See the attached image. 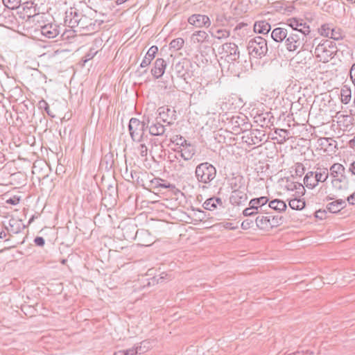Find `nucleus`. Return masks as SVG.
Masks as SVG:
<instances>
[{
  "instance_id": "nucleus-2",
  "label": "nucleus",
  "mask_w": 355,
  "mask_h": 355,
  "mask_svg": "<svg viewBox=\"0 0 355 355\" xmlns=\"http://www.w3.org/2000/svg\"><path fill=\"white\" fill-rule=\"evenodd\" d=\"M249 54L254 58H261L268 52L267 41L261 36L251 39L247 46Z\"/></svg>"
},
{
  "instance_id": "nucleus-62",
  "label": "nucleus",
  "mask_w": 355,
  "mask_h": 355,
  "mask_svg": "<svg viewBox=\"0 0 355 355\" xmlns=\"http://www.w3.org/2000/svg\"><path fill=\"white\" fill-rule=\"evenodd\" d=\"M347 202L350 205H355V192L349 196L347 198Z\"/></svg>"
},
{
  "instance_id": "nucleus-3",
  "label": "nucleus",
  "mask_w": 355,
  "mask_h": 355,
  "mask_svg": "<svg viewBox=\"0 0 355 355\" xmlns=\"http://www.w3.org/2000/svg\"><path fill=\"white\" fill-rule=\"evenodd\" d=\"M306 35L297 32H288L284 45L287 51L293 52L302 49L306 39Z\"/></svg>"
},
{
  "instance_id": "nucleus-40",
  "label": "nucleus",
  "mask_w": 355,
  "mask_h": 355,
  "mask_svg": "<svg viewBox=\"0 0 355 355\" xmlns=\"http://www.w3.org/2000/svg\"><path fill=\"white\" fill-rule=\"evenodd\" d=\"M2 2L8 9L14 10L19 8L21 0H2Z\"/></svg>"
},
{
  "instance_id": "nucleus-21",
  "label": "nucleus",
  "mask_w": 355,
  "mask_h": 355,
  "mask_svg": "<svg viewBox=\"0 0 355 355\" xmlns=\"http://www.w3.org/2000/svg\"><path fill=\"white\" fill-rule=\"evenodd\" d=\"M268 202V198L266 196H261L252 199L249 202V206L254 207L259 212L265 211L264 206Z\"/></svg>"
},
{
  "instance_id": "nucleus-58",
  "label": "nucleus",
  "mask_w": 355,
  "mask_h": 355,
  "mask_svg": "<svg viewBox=\"0 0 355 355\" xmlns=\"http://www.w3.org/2000/svg\"><path fill=\"white\" fill-rule=\"evenodd\" d=\"M114 355H133V349L119 350L116 352Z\"/></svg>"
},
{
  "instance_id": "nucleus-28",
  "label": "nucleus",
  "mask_w": 355,
  "mask_h": 355,
  "mask_svg": "<svg viewBox=\"0 0 355 355\" xmlns=\"http://www.w3.org/2000/svg\"><path fill=\"white\" fill-rule=\"evenodd\" d=\"M277 137H272V139H276L278 144H282L288 139L289 131L285 129L277 128L275 130Z\"/></svg>"
},
{
  "instance_id": "nucleus-48",
  "label": "nucleus",
  "mask_w": 355,
  "mask_h": 355,
  "mask_svg": "<svg viewBox=\"0 0 355 355\" xmlns=\"http://www.w3.org/2000/svg\"><path fill=\"white\" fill-rule=\"evenodd\" d=\"M331 39H333L334 40H339L342 39L341 33H340L339 30H336L335 28H332L331 30V32H329V37Z\"/></svg>"
},
{
  "instance_id": "nucleus-8",
  "label": "nucleus",
  "mask_w": 355,
  "mask_h": 355,
  "mask_svg": "<svg viewBox=\"0 0 355 355\" xmlns=\"http://www.w3.org/2000/svg\"><path fill=\"white\" fill-rule=\"evenodd\" d=\"M314 53L323 62H327L334 58L333 51L328 49L323 41H321L315 47Z\"/></svg>"
},
{
  "instance_id": "nucleus-60",
  "label": "nucleus",
  "mask_w": 355,
  "mask_h": 355,
  "mask_svg": "<svg viewBox=\"0 0 355 355\" xmlns=\"http://www.w3.org/2000/svg\"><path fill=\"white\" fill-rule=\"evenodd\" d=\"M213 202H214L215 205H216V207L218 206L224 208L223 202L220 198L218 197H212Z\"/></svg>"
},
{
  "instance_id": "nucleus-49",
  "label": "nucleus",
  "mask_w": 355,
  "mask_h": 355,
  "mask_svg": "<svg viewBox=\"0 0 355 355\" xmlns=\"http://www.w3.org/2000/svg\"><path fill=\"white\" fill-rule=\"evenodd\" d=\"M131 75V72H129V69H128L121 78V80H123L122 86L123 87L125 85V89H128V85L130 83V80H127V78H129Z\"/></svg>"
},
{
  "instance_id": "nucleus-25",
  "label": "nucleus",
  "mask_w": 355,
  "mask_h": 355,
  "mask_svg": "<svg viewBox=\"0 0 355 355\" xmlns=\"http://www.w3.org/2000/svg\"><path fill=\"white\" fill-rule=\"evenodd\" d=\"M159 116L156 118V121H159L160 122L166 123L167 125L173 124L172 121H169L168 120L169 113L171 112V110L168 107H160L158 110Z\"/></svg>"
},
{
  "instance_id": "nucleus-7",
  "label": "nucleus",
  "mask_w": 355,
  "mask_h": 355,
  "mask_svg": "<svg viewBox=\"0 0 355 355\" xmlns=\"http://www.w3.org/2000/svg\"><path fill=\"white\" fill-rule=\"evenodd\" d=\"M82 12L75 8H70L65 12L64 25L71 28H76L78 25V19L82 16Z\"/></svg>"
},
{
  "instance_id": "nucleus-59",
  "label": "nucleus",
  "mask_w": 355,
  "mask_h": 355,
  "mask_svg": "<svg viewBox=\"0 0 355 355\" xmlns=\"http://www.w3.org/2000/svg\"><path fill=\"white\" fill-rule=\"evenodd\" d=\"M292 184H293V187H291V190H293V189L302 190V191H301L302 194H303L304 192L305 191L304 187V186L301 183L296 182V183H292Z\"/></svg>"
},
{
  "instance_id": "nucleus-23",
  "label": "nucleus",
  "mask_w": 355,
  "mask_h": 355,
  "mask_svg": "<svg viewBox=\"0 0 355 355\" xmlns=\"http://www.w3.org/2000/svg\"><path fill=\"white\" fill-rule=\"evenodd\" d=\"M347 206L346 202L344 200L338 199L331 202H329L327 205V209L331 213H338L341 209H344Z\"/></svg>"
},
{
  "instance_id": "nucleus-35",
  "label": "nucleus",
  "mask_w": 355,
  "mask_h": 355,
  "mask_svg": "<svg viewBox=\"0 0 355 355\" xmlns=\"http://www.w3.org/2000/svg\"><path fill=\"white\" fill-rule=\"evenodd\" d=\"M305 201L303 199L294 198L288 202L289 207L294 210H302L305 207Z\"/></svg>"
},
{
  "instance_id": "nucleus-6",
  "label": "nucleus",
  "mask_w": 355,
  "mask_h": 355,
  "mask_svg": "<svg viewBox=\"0 0 355 355\" xmlns=\"http://www.w3.org/2000/svg\"><path fill=\"white\" fill-rule=\"evenodd\" d=\"M78 21V25L76 27L78 30L75 31L76 32L87 35L96 31V20H94L87 15L82 14Z\"/></svg>"
},
{
  "instance_id": "nucleus-64",
  "label": "nucleus",
  "mask_w": 355,
  "mask_h": 355,
  "mask_svg": "<svg viewBox=\"0 0 355 355\" xmlns=\"http://www.w3.org/2000/svg\"><path fill=\"white\" fill-rule=\"evenodd\" d=\"M134 123H135V126L136 127V128L137 129L139 127L141 130H143L144 128V124L143 123H141L139 119H135V121H134Z\"/></svg>"
},
{
  "instance_id": "nucleus-52",
  "label": "nucleus",
  "mask_w": 355,
  "mask_h": 355,
  "mask_svg": "<svg viewBox=\"0 0 355 355\" xmlns=\"http://www.w3.org/2000/svg\"><path fill=\"white\" fill-rule=\"evenodd\" d=\"M332 185L333 187L338 190H347L348 187H345V184L340 183L338 180H332Z\"/></svg>"
},
{
  "instance_id": "nucleus-42",
  "label": "nucleus",
  "mask_w": 355,
  "mask_h": 355,
  "mask_svg": "<svg viewBox=\"0 0 355 355\" xmlns=\"http://www.w3.org/2000/svg\"><path fill=\"white\" fill-rule=\"evenodd\" d=\"M138 144H139V146H137L138 151H139L141 157L142 158L145 159V157H146L147 153H148L147 146H146V144L144 143H142V141H139Z\"/></svg>"
},
{
  "instance_id": "nucleus-27",
  "label": "nucleus",
  "mask_w": 355,
  "mask_h": 355,
  "mask_svg": "<svg viewBox=\"0 0 355 355\" xmlns=\"http://www.w3.org/2000/svg\"><path fill=\"white\" fill-rule=\"evenodd\" d=\"M315 180L317 183L325 182L329 177V172L327 168L318 167L316 171H314Z\"/></svg>"
},
{
  "instance_id": "nucleus-4",
  "label": "nucleus",
  "mask_w": 355,
  "mask_h": 355,
  "mask_svg": "<svg viewBox=\"0 0 355 355\" xmlns=\"http://www.w3.org/2000/svg\"><path fill=\"white\" fill-rule=\"evenodd\" d=\"M291 28L290 32H297L304 35H309L311 33L310 26L302 19L291 17L286 19L285 23Z\"/></svg>"
},
{
  "instance_id": "nucleus-19",
  "label": "nucleus",
  "mask_w": 355,
  "mask_h": 355,
  "mask_svg": "<svg viewBox=\"0 0 355 355\" xmlns=\"http://www.w3.org/2000/svg\"><path fill=\"white\" fill-rule=\"evenodd\" d=\"M196 153V148L190 144H185L180 147L179 156L184 160L188 161L192 159Z\"/></svg>"
},
{
  "instance_id": "nucleus-63",
  "label": "nucleus",
  "mask_w": 355,
  "mask_h": 355,
  "mask_svg": "<svg viewBox=\"0 0 355 355\" xmlns=\"http://www.w3.org/2000/svg\"><path fill=\"white\" fill-rule=\"evenodd\" d=\"M132 123H133V118H131L129 121L128 128H129L130 135L131 138L133 139L134 133H133Z\"/></svg>"
},
{
  "instance_id": "nucleus-36",
  "label": "nucleus",
  "mask_w": 355,
  "mask_h": 355,
  "mask_svg": "<svg viewBox=\"0 0 355 355\" xmlns=\"http://www.w3.org/2000/svg\"><path fill=\"white\" fill-rule=\"evenodd\" d=\"M345 167L338 163L334 164L330 167V173L334 178L339 177V175H340L342 173H345Z\"/></svg>"
},
{
  "instance_id": "nucleus-12",
  "label": "nucleus",
  "mask_w": 355,
  "mask_h": 355,
  "mask_svg": "<svg viewBox=\"0 0 355 355\" xmlns=\"http://www.w3.org/2000/svg\"><path fill=\"white\" fill-rule=\"evenodd\" d=\"M26 227L21 220L12 218L8 221V225L5 226V228L9 232V234H17L25 229Z\"/></svg>"
},
{
  "instance_id": "nucleus-53",
  "label": "nucleus",
  "mask_w": 355,
  "mask_h": 355,
  "mask_svg": "<svg viewBox=\"0 0 355 355\" xmlns=\"http://www.w3.org/2000/svg\"><path fill=\"white\" fill-rule=\"evenodd\" d=\"M333 180H338L340 183L345 184V187H348L349 186V181L345 173H342L339 177H336Z\"/></svg>"
},
{
  "instance_id": "nucleus-38",
  "label": "nucleus",
  "mask_w": 355,
  "mask_h": 355,
  "mask_svg": "<svg viewBox=\"0 0 355 355\" xmlns=\"http://www.w3.org/2000/svg\"><path fill=\"white\" fill-rule=\"evenodd\" d=\"M116 187L110 184L107 186V190L105 191V196L103 198V200H105L107 196H108L110 198H112L115 200L114 196H116Z\"/></svg>"
},
{
  "instance_id": "nucleus-17",
  "label": "nucleus",
  "mask_w": 355,
  "mask_h": 355,
  "mask_svg": "<svg viewBox=\"0 0 355 355\" xmlns=\"http://www.w3.org/2000/svg\"><path fill=\"white\" fill-rule=\"evenodd\" d=\"M255 122L259 123L261 127H268L273 125L274 117L270 112H265L257 114L254 117Z\"/></svg>"
},
{
  "instance_id": "nucleus-18",
  "label": "nucleus",
  "mask_w": 355,
  "mask_h": 355,
  "mask_svg": "<svg viewBox=\"0 0 355 355\" xmlns=\"http://www.w3.org/2000/svg\"><path fill=\"white\" fill-rule=\"evenodd\" d=\"M288 32L286 28H275L271 32V38L277 43L285 42Z\"/></svg>"
},
{
  "instance_id": "nucleus-32",
  "label": "nucleus",
  "mask_w": 355,
  "mask_h": 355,
  "mask_svg": "<svg viewBox=\"0 0 355 355\" xmlns=\"http://www.w3.org/2000/svg\"><path fill=\"white\" fill-rule=\"evenodd\" d=\"M257 226L259 229H267L270 227V216H257L256 218Z\"/></svg>"
},
{
  "instance_id": "nucleus-41",
  "label": "nucleus",
  "mask_w": 355,
  "mask_h": 355,
  "mask_svg": "<svg viewBox=\"0 0 355 355\" xmlns=\"http://www.w3.org/2000/svg\"><path fill=\"white\" fill-rule=\"evenodd\" d=\"M211 35L218 40L227 38L230 36V31L226 29H218L215 33H212Z\"/></svg>"
},
{
  "instance_id": "nucleus-33",
  "label": "nucleus",
  "mask_w": 355,
  "mask_h": 355,
  "mask_svg": "<svg viewBox=\"0 0 355 355\" xmlns=\"http://www.w3.org/2000/svg\"><path fill=\"white\" fill-rule=\"evenodd\" d=\"M152 347L149 340H145L139 343V346H135V354H141L147 352Z\"/></svg>"
},
{
  "instance_id": "nucleus-14",
  "label": "nucleus",
  "mask_w": 355,
  "mask_h": 355,
  "mask_svg": "<svg viewBox=\"0 0 355 355\" xmlns=\"http://www.w3.org/2000/svg\"><path fill=\"white\" fill-rule=\"evenodd\" d=\"M166 67V61L162 58H157L151 69V73L156 79H158L164 75Z\"/></svg>"
},
{
  "instance_id": "nucleus-51",
  "label": "nucleus",
  "mask_w": 355,
  "mask_h": 355,
  "mask_svg": "<svg viewBox=\"0 0 355 355\" xmlns=\"http://www.w3.org/2000/svg\"><path fill=\"white\" fill-rule=\"evenodd\" d=\"M325 45L328 47L329 49L333 51V54L335 55L336 52V43L334 41H331L329 40H322Z\"/></svg>"
},
{
  "instance_id": "nucleus-46",
  "label": "nucleus",
  "mask_w": 355,
  "mask_h": 355,
  "mask_svg": "<svg viewBox=\"0 0 355 355\" xmlns=\"http://www.w3.org/2000/svg\"><path fill=\"white\" fill-rule=\"evenodd\" d=\"M259 213H260L259 211H257L254 207L251 206H249V207L245 208L243 211V214L245 216H252Z\"/></svg>"
},
{
  "instance_id": "nucleus-57",
  "label": "nucleus",
  "mask_w": 355,
  "mask_h": 355,
  "mask_svg": "<svg viewBox=\"0 0 355 355\" xmlns=\"http://www.w3.org/2000/svg\"><path fill=\"white\" fill-rule=\"evenodd\" d=\"M253 224V221L252 220H245L241 223V228L243 230H248L252 227V225Z\"/></svg>"
},
{
  "instance_id": "nucleus-44",
  "label": "nucleus",
  "mask_w": 355,
  "mask_h": 355,
  "mask_svg": "<svg viewBox=\"0 0 355 355\" xmlns=\"http://www.w3.org/2000/svg\"><path fill=\"white\" fill-rule=\"evenodd\" d=\"M125 165L126 168L123 174V177L126 180L130 182V178H133V168L131 165V163H130V168H128L127 159L125 160Z\"/></svg>"
},
{
  "instance_id": "nucleus-26",
  "label": "nucleus",
  "mask_w": 355,
  "mask_h": 355,
  "mask_svg": "<svg viewBox=\"0 0 355 355\" xmlns=\"http://www.w3.org/2000/svg\"><path fill=\"white\" fill-rule=\"evenodd\" d=\"M168 275L166 272H162L159 277L153 276L150 278H147L145 279L146 281V284H144L143 286L139 285V288L143 287L144 288L146 286L155 285V284L162 283L164 280L168 279Z\"/></svg>"
},
{
  "instance_id": "nucleus-24",
  "label": "nucleus",
  "mask_w": 355,
  "mask_h": 355,
  "mask_svg": "<svg viewBox=\"0 0 355 355\" xmlns=\"http://www.w3.org/2000/svg\"><path fill=\"white\" fill-rule=\"evenodd\" d=\"M165 131V125L162 124L159 121H156L155 123H152L149 127L150 134L154 136L163 135Z\"/></svg>"
},
{
  "instance_id": "nucleus-13",
  "label": "nucleus",
  "mask_w": 355,
  "mask_h": 355,
  "mask_svg": "<svg viewBox=\"0 0 355 355\" xmlns=\"http://www.w3.org/2000/svg\"><path fill=\"white\" fill-rule=\"evenodd\" d=\"M135 240L138 241L137 245L139 246H149L151 245V239L148 230H138L135 234Z\"/></svg>"
},
{
  "instance_id": "nucleus-10",
  "label": "nucleus",
  "mask_w": 355,
  "mask_h": 355,
  "mask_svg": "<svg viewBox=\"0 0 355 355\" xmlns=\"http://www.w3.org/2000/svg\"><path fill=\"white\" fill-rule=\"evenodd\" d=\"M248 200L247 193L245 188L240 187L238 189L234 190L230 196V201L233 205H243Z\"/></svg>"
},
{
  "instance_id": "nucleus-30",
  "label": "nucleus",
  "mask_w": 355,
  "mask_h": 355,
  "mask_svg": "<svg viewBox=\"0 0 355 355\" xmlns=\"http://www.w3.org/2000/svg\"><path fill=\"white\" fill-rule=\"evenodd\" d=\"M268 207L278 212L284 211L286 209V204L279 199H275L269 202Z\"/></svg>"
},
{
  "instance_id": "nucleus-9",
  "label": "nucleus",
  "mask_w": 355,
  "mask_h": 355,
  "mask_svg": "<svg viewBox=\"0 0 355 355\" xmlns=\"http://www.w3.org/2000/svg\"><path fill=\"white\" fill-rule=\"evenodd\" d=\"M264 136L265 134L263 131L258 129H254L246 132L242 138L249 146H252L260 143L263 140V137Z\"/></svg>"
},
{
  "instance_id": "nucleus-5",
  "label": "nucleus",
  "mask_w": 355,
  "mask_h": 355,
  "mask_svg": "<svg viewBox=\"0 0 355 355\" xmlns=\"http://www.w3.org/2000/svg\"><path fill=\"white\" fill-rule=\"evenodd\" d=\"M218 53L225 57L228 62H235L239 59L238 46L234 43H225L218 48Z\"/></svg>"
},
{
  "instance_id": "nucleus-55",
  "label": "nucleus",
  "mask_w": 355,
  "mask_h": 355,
  "mask_svg": "<svg viewBox=\"0 0 355 355\" xmlns=\"http://www.w3.org/2000/svg\"><path fill=\"white\" fill-rule=\"evenodd\" d=\"M281 220L282 217L270 216V227L279 225Z\"/></svg>"
},
{
  "instance_id": "nucleus-29",
  "label": "nucleus",
  "mask_w": 355,
  "mask_h": 355,
  "mask_svg": "<svg viewBox=\"0 0 355 355\" xmlns=\"http://www.w3.org/2000/svg\"><path fill=\"white\" fill-rule=\"evenodd\" d=\"M304 184L309 189H313L317 185V181L314 175V171H309L304 176Z\"/></svg>"
},
{
  "instance_id": "nucleus-47",
  "label": "nucleus",
  "mask_w": 355,
  "mask_h": 355,
  "mask_svg": "<svg viewBox=\"0 0 355 355\" xmlns=\"http://www.w3.org/2000/svg\"><path fill=\"white\" fill-rule=\"evenodd\" d=\"M332 28L330 27L329 24H323L321 26V28H320V35L324 37H329V32H331V30Z\"/></svg>"
},
{
  "instance_id": "nucleus-39",
  "label": "nucleus",
  "mask_w": 355,
  "mask_h": 355,
  "mask_svg": "<svg viewBox=\"0 0 355 355\" xmlns=\"http://www.w3.org/2000/svg\"><path fill=\"white\" fill-rule=\"evenodd\" d=\"M184 41L182 38L178 37L173 40L169 46L171 49H174L175 51L180 49L184 45Z\"/></svg>"
},
{
  "instance_id": "nucleus-37",
  "label": "nucleus",
  "mask_w": 355,
  "mask_h": 355,
  "mask_svg": "<svg viewBox=\"0 0 355 355\" xmlns=\"http://www.w3.org/2000/svg\"><path fill=\"white\" fill-rule=\"evenodd\" d=\"M208 37L209 35L205 31H196L192 35V38L199 43H202L205 41H207Z\"/></svg>"
},
{
  "instance_id": "nucleus-61",
  "label": "nucleus",
  "mask_w": 355,
  "mask_h": 355,
  "mask_svg": "<svg viewBox=\"0 0 355 355\" xmlns=\"http://www.w3.org/2000/svg\"><path fill=\"white\" fill-rule=\"evenodd\" d=\"M350 77L352 83L355 85V63L352 66L349 71Z\"/></svg>"
},
{
  "instance_id": "nucleus-50",
  "label": "nucleus",
  "mask_w": 355,
  "mask_h": 355,
  "mask_svg": "<svg viewBox=\"0 0 355 355\" xmlns=\"http://www.w3.org/2000/svg\"><path fill=\"white\" fill-rule=\"evenodd\" d=\"M171 142L176 143L178 145L181 146L187 144V140L184 139L182 136L176 135L171 139Z\"/></svg>"
},
{
  "instance_id": "nucleus-16",
  "label": "nucleus",
  "mask_w": 355,
  "mask_h": 355,
  "mask_svg": "<svg viewBox=\"0 0 355 355\" xmlns=\"http://www.w3.org/2000/svg\"><path fill=\"white\" fill-rule=\"evenodd\" d=\"M114 166V155L112 152H109L104 155L100 162V167L110 172Z\"/></svg>"
},
{
  "instance_id": "nucleus-22",
  "label": "nucleus",
  "mask_w": 355,
  "mask_h": 355,
  "mask_svg": "<svg viewBox=\"0 0 355 355\" xmlns=\"http://www.w3.org/2000/svg\"><path fill=\"white\" fill-rule=\"evenodd\" d=\"M158 51V48L157 46H152L148 51H147L145 57L144 58L142 62L140 64L141 68H144L148 66L151 61L154 59L156 53Z\"/></svg>"
},
{
  "instance_id": "nucleus-54",
  "label": "nucleus",
  "mask_w": 355,
  "mask_h": 355,
  "mask_svg": "<svg viewBox=\"0 0 355 355\" xmlns=\"http://www.w3.org/2000/svg\"><path fill=\"white\" fill-rule=\"evenodd\" d=\"M39 107L40 109H44L49 116H51V114L50 113L49 106L46 101H44V100L40 101L39 102Z\"/></svg>"
},
{
  "instance_id": "nucleus-45",
  "label": "nucleus",
  "mask_w": 355,
  "mask_h": 355,
  "mask_svg": "<svg viewBox=\"0 0 355 355\" xmlns=\"http://www.w3.org/2000/svg\"><path fill=\"white\" fill-rule=\"evenodd\" d=\"M305 172V167L303 164L297 162L295 164V173L297 176L302 177Z\"/></svg>"
},
{
  "instance_id": "nucleus-1",
  "label": "nucleus",
  "mask_w": 355,
  "mask_h": 355,
  "mask_svg": "<svg viewBox=\"0 0 355 355\" xmlns=\"http://www.w3.org/2000/svg\"><path fill=\"white\" fill-rule=\"evenodd\" d=\"M195 175L199 182L209 184L216 178V169L211 164L202 162L196 166Z\"/></svg>"
},
{
  "instance_id": "nucleus-20",
  "label": "nucleus",
  "mask_w": 355,
  "mask_h": 355,
  "mask_svg": "<svg viewBox=\"0 0 355 355\" xmlns=\"http://www.w3.org/2000/svg\"><path fill=\"white\" fill-rule=\"evenodd\" d=\"M270 29V24L266 20L257 21L254 24V31L259 34H268Z\"/></svg>"
},
{
  "instance_id": "nucleus-56",
  "label": "nucleus",
  "mask_w": 355,
  "mask_h": 355,
  "mask_svg": "<svg viewBox=\"0 0 355 355\" xmlns=\"http://www.w3.org/2000/svg\"><path fill=\"white\" fill-rule=\"evenodd\" d=\"M34 243L37 246L43 247L45 244V240L42 236H36L34 239Z\"/></svg>"
},
{
  "instance_id": "nucleus-11",
  "label": "nucleus",
  "mask_w": 355,
  "mask_h": 355,
  "mask_svg": "<svg viewBox=\"0 0 355 355\" xmlns=\"http://www.w3.org/2000/svg\"><path fill=\"white\" fill-rule=\"evenodd\" d=\"M188 22L196 27H209L211 25V21L208 16L200 14H194L188 19Z\"/></svg>"
},
{
  "instance_id": "nucleus-15",
  "label": "nucleus",
  "mask_w": 355,
  "mask_h": 355,
  "mask_svg": "<svg viewBox=\"0 0 355 355\" xmlns=\"http://www.w3.org/2000/svg\"><path fill=\"white\" fill-rule=\"evenodd\" d=\"M40 31L46 38H55L59 34L58 26L53 24H47L41 26Z\"/></svg>"
},
{
  "instance_id": "nucleus-34",
  "label": "nucleus",
  "mask_w": 355,
  "mask_h": 355,
  "mask_svg": "<svg viewBox=\"0 0 355 355\" xmlns=\"http://www.w3.org/2000/svg\"><path fill=\"white\" fill-rule=\"evenodd\" d=\"M187 62H178L175 64V71L178 75V76L182 78L184 80H186V75L187 74V69H185V64Z\"/></svg>"
},
{
  "instance_id": "nucleus-43",
  "label": "nucleus",
  "mask_w": 355,
  "mask_h": 355,
  "mask_svg": "<svg viewBox=\"0 0 355 355\" xmlns=\"http://www.w3.org/2000/svg\"><path fill=\"white\" fill-rule=\"evenodd\" d=\"M202 207L204 209L209 211H213L217 208L214 202H213L212 198L207 199L203 203Z\"/></svg>"
},
{
  "instance_id": "nucleus-31",
  "label": "nucleus",
  "mask_w": 355,
  "mask_h": 355,
  "mask_svg": "<svg viewBox=\"0 0 355 355\" xmlns=\"http://www.w3.org/2000/svg\"><path fill=\"white\" fill-rule=\"evenodd\" d=\"M352 97V91L349 86L345 85L341 87L340 89V98L341 102L344 104H347Z\"/></svg>"
}]
</instances>
